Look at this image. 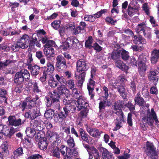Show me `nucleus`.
Instances as JSON below:
<instances>
[{
	"label": "nucleus",
	"mask_w": 159,
	"mask_h": 159,
	"mask_svg": "<svg viewBox=\"0 0 159 159\" xmlns=\"http://www.w3.org/2000/svg\"><path fill=\"white\" fill-rule=\"evenodd\" d=\"M30 75L29 71L25 69L16 73L14 77V83H23L30 80Z\"/></svg>",
	"instance_id": "f257e3e1"
},
{
	"label": "nucleus",
	"mask_w": 159,
	"mask_h": 159,
	"mask_svg": "<svg viewBox=\"0 0 159 159\" xmlns=\"http://www.w3.org/2000/svg\"><path fill=\"white\" fill-rule=\"evenodd\" d=\"M55 77L54 78L52 75H51L48 80V85L52 89L57 87L59 83L62 84L66 82L65 79L61 75L57 74Z\"/></svg>",
	"instance_id": "f03ea898"
},
{
	"label": "nucleus",
	"mask_w": 159,
	"mask_h": 159,
	"mask_svg": "<svg viewBox=\"0 0 159 159\" xmlns=\"http://www.w3.org/2000/svg\"><path fill=\"white\" fill-rule=\"evenodd\" d=\"M156 149V148L152 143L147 141L145 148L144 152L149 157L150 159H158V156Z\"/></svg>",
	"instance_id": "7ed1b4c3"
},
{
	"label": "nucleus",
	"mask_w": 159,
	"mask_h": 159,
	"mask_svg": "<svg viewBox=\"0 0 159 159\" xmlns=\"http://www.w3.org/2000/svg\"><path fill=\"white\" fill-rule=\"evenodd\" d=\"M58 110L59 111L55 113L54 118V121L56 122H62L70 114L65 106L62 109L61 108L59 110Z\"/></svg>",
	"instance_id": "20e7f679"
},
{
	"label": "nucleus",
	"mask_w": 159,
	"mask_h": 159,
	"mask_svg": "<svg viewBox=\"0 0 159 159\" xmlns=\"http://www.w3.org/2000/svg\"><path fill=\"white\" fill-rule=\"evenodd\" d=\"M83 102L80 100L78 101L75 100L72 102L70 105L65 106L70 114V112L74 113L81 111L82 107H83Z\"/></svg>",
	"instance_id": "39448f33"
},
{
	"label": "nucleus",
	"mask_w": 159,
	"mask_h": 159,
	"mask_svg": "<svg viewBox=\"0 0 159 159\" xmlns=\"http://www.w3.org/2000/svg\"><path fill=\"white\" fill-rule=\"evenodd\" d=\"M17 129L11 127L10 129L6 125L0 124V134L4 135L10 138L13 134L17 131ZM2 137L0 136V138Z\"/></svg>",
	"instance_id": "423d86ee"
},
{
	"label": "nucleus",
	"mask_w": 159,
	"mask_h": 159,
	"mask_svg": "<svg viewBox=\"0 0 159 159\" xmlns=\"http://www.w3.org/2000/svg\"><path fill=\"white\" fill-rule=\"evenodd\" d=\"M46 136L52 143L51 144H53L54 146L58 145L59 141H60V138L57 132L48 130L47 132Z\"/></svg>",
	"instance_id": "0eeeda50"
},
{
	"label": "nucleus",
	"mask_w": 159,
	"mask_h": 159,
	"mask_svg": "<svg viewBox=\"0 0 159 159\" xmlns=\"http://www.w3.org/2000/svg\"><path fill=\"white\" fill-rule=\"evenodd\" d=\"M9 125L18 126L23 125L25 121V119H22L20 118L16 119L15 116H10L8 118Z\"/></svg>",
	"instance_id": "6e6552de"
},
{
	"label": "nucleus",
	"mask_w": 159,
	"mask_h": 159,
	"mask_svg": "<svg viewBox=\"0 0 159 159\" xmlns=\"http://www.w3.org/2000/svg\"><path fill=\"white\" fill-rule=\"evenodd\" d=\"M77 71L79 73L83 71L85 72L89 69V66L87 62L84 59H80L76 62Z\"/></svg>",
	"instance_id": "1a4fd4ad"
},
{
	"label": "nucleus",
	"mask_w": 159,
	"mask_h": 159,
	"mask_svg": "<svg viewBox=\"0 0 159 159\" xmlns=\"http://www.w3.org/2000/svg\"><path fill=\"white\" fill-rule=\"evenodd\" d=\"M43 74L45 75H49L50 76L52 75L51 74L54 70V67L53 63L48 62L46 66L41 68Z\"/></svg>",
	"instance_id": "9d476101"
},
{
	"label": "nucleus",
	"mask_w": 159,
	"mask_h": 159,
	"mask_svg": "<svg viewBox=\"0 0 159 159\" xmlns=\"http://www.w3.org/2000/svg\"><path fill=\"white\" fill-rule=\"evenodd\" d=\"M83 103V107H82L80 112L78 114V116L80 120L87 117L89 111V108H87L89 106L88 103L86 101H84Z\"/></svg>",
	"instance_id": "9b49d317"
},
{
	"label": "nucleus",
	"mask_w": 159,
	"mask_h": 159,
	"mask_svg": "<svg viewBox=\"0 0 159 159\" xmlns=\"http://www.w3.org/2000/svg\"><path fill=\"white\" fill-rule=\"evenodd\" d=\"M45 103L48 107H52V108L54 109L59 110L61 108V106L60 103H55L53 102V100L50 97L46 96L44 99Z\"/></svg>",
	"instance_id": "f8f14e48"
},
{
	"label": "nucleus",
	"mask_w": 159,
	"mask_h": 159,
	"mask_svg": "<svg viewBox=\"0 0 159 159\" xmlns=\"http://www.w3.org/2000/svg\"><path fill=\"white\" fill-rule=\"evenodd\" d=\"M85 126L88 132L93 137L99 138L101 134L102 133V131H99L98 129L92 128L87 125H86Z\"/></svg>",
	"instance_id": "ddd939ff"
},
{
	"label": "nucleus",
	"mask_w": 159,
	"mask_h": 159,
	"mask_svg": "<svg viewBox=\"0 0 159 159\" xmlns=\"http://www.w3.org/2000/svg\"><path fill=\"white\" fill-rule=\"evenodd\" d=\"M98 149L100 152H102V159H114L113 154L109 152L106 148L99 147Z\"/></svg>",
	"instance_id": "4468645a"
},
{
	"label": "nucleus",
	"mask_w": 159,
	"mask_h": 159,
	"mask_svg": "<svg viewBox=\"0 0 159 159\" xmlns=\"http://www.w3.org/2000/svg\"><path fill=\"white\" fill-rule=\"evenodd\" d=\"M28 69L30 70L31 74L32 76L34 77L37 78V77H39L40 75H38L40 74V67L37 65H30L28 66Z\"/></svg>",
	"instance_id": "2eb2a0df"
},
{
	"label": "nucleus",
	"mask_w": 159,
	"mask_h": 159,
	"mask_svg": "<svg viewBox=\"0 0 159 159\" xmlns=\"http://www.w3.org/2000/svg\"><path fill=\"white\" fill-rule=\"evenodd\" d=\"M29 36L25 34L23 35L22 37L17 41V43L20 44L22 47V49H25L28 47L27 44L29 41Z\"/></svg>",
	"instance_id": "dca6fc26"
},
{
	"label": "nucleus",
	"mask_w": 159,
	"mask_h": 159,
	"mask_svg": "<svg viewBox=\"0 0 159 159\" xmlns=\"http://www.w3.org/2000/svg\"><path fill=\"white\" fill-rule=\"evenodd\" d=\"M159 59V49H154L151 52L150 61L152 64H155Z\"/></svg>",
	"instance_id": "f3484780"
},
{
	"label": "nucleus",
	"mask_w": 159,
	"mask_h": 159,
	"mask_svg": "<svg viewBox=\"0 0 159 159\" xmlns=\"http://www.w3.org/2000/svg\"><path fill=\"white\" fill-rule=\"evenodd\" d=\"M79 136L83 141L89 143L90 139L92 138L86 132L85 130L82 128H80L79 129Z\"/></svg>",
	"instance_id": "a211bd4d"
},
{
	"label": "nucleus",
	"mask_w": 159,
	"mask_h": 159,
	"mask_svg": "<svg viewBox=\"0 0 159 159\" xmlns=\"http://www.w3.org/2000/svg\"><path fill=\"white\" fill-rule=\"evenodd\" d=\"M57 89L60 95H65L67 98H68V97H70V91L65 87L64 85L61 84L60 85L57 87Z\"/></svg>",
	"instance_id": "6ab92c4d"
},
{
	"label": "nucleus",
	"mask_w": 159,
	"mask_h": 159,
	"mask_svg": "<svg viewBox=\"0 0 159 159\" xmlns=\"http://www.w3.org/2000/svg\"><path fill=\"white\" fill-rule=\"evenodd\" d=\"M115 89H116L117 90L119 93L120 95L122 97L123 99L127 100V94L126 91V89L125 86L121 84H120L117 85V87H114Z\"/></svg>",
	"instance_id": "aec40b11"
},
{
	"label": "nucleus",
	"mask_w": 159,
	"mask_h": 159,
	"mask_svg": "<svg viewBox=\"0 0 159 159\" xmlns=\"http://www.w3.org/2000/svg\"><path fill=\"white\" fill-rule=\"evenodd\" d=\"M72 95L73 98L75 99H78L77 101H78L79 100L81 102H83L84 101H85V99L84 97H83L81 94L80 93V91H78V89L76 88H73L72 89Z\"/></svg>",
	"instance_id": "412c9836"
},
{
	"label": "nucleus",
	"mask_w": 159,
	"mask_h": 159,
	"mask_svg": "<svg viewBox=\"0 0 159 159\" xmlns=\"http://www.w3.org/2000/svg\"><path fill=\"white\" fill-rule=\"evenodd\" d=\"M86 74V72H84L80 73L78 76L75 75V78L77 80V85L78 87H81L83 85Z\"/></svg>",
	"instance_id": "4be33fe9"
},
{
	"label": "nucleus",
	"mask_w": 159,
	"mask_h": 159,
	"mask_svg": "<svg viewBox=\"0 0 159 159\" xmlns=\"http://www.w3.org/2000/svg\"><path fill=\"white\" fill-rule=\"evenodd\" d=\"M35 97V98H33L32 99H31L30 97H27L25 98V101L28 102V107L29 109H31L32 107L36 106V101L39 99V97L38 95H36Z\"/></svg>",
	"instance_id": "5701e85b"
},
{
	"label": "nucleus",
	"mask_w": 159,
	"mask_h": 159,
	"mask_svg": "<svg viewBox=\"0 0 159 159\" xmlns=\"http://www.w3.org/2000/svg\"><path fill=\"white\" fill-rule=\"evenodd\" d=\"M134 100L135 102V105H138L140 107L143 106L145 102L143 98L141 97L140 92H139L137 93L135 95Z\"/></svg>",
	"instance_id": "b1692460"
},
{
	"label": "nucleus",
	"mask_w": 159,
	"mask_h": 159,
	"mask_svg": "<svg viewBox=\"0 0 159 159\" xmlns=\"http://www.w3.org/2000/svg\"><path fill=\"white\" fill-rule=\"evenodd\" d=\"M72 37L68 38L66 41L62 43V44L60 47V48L64 51H66L68 48H71Z\"/></svg>",
	"instance_id": "393cba45"
},
{
	"label": "nucleus",
	"mask_w": 159,
	"mask_h": 159,
	"mask_svg": "<svg viewBox=\"0 0 159 159\" xmlns=\"http://www.w3.org/2000/svg\"><path fill=\"white\" fill-rule=\"evenodd\" d=\"M124 102L122 100H118L116 102L113 106V112L117 111V112H122V108L123 107Z\"/></svg>",
	"instance_id": "a878e982"
},
{
	"label": "nucleus",
	"mask_w": 159,
	"mask_h": 159,
	"mask_svg": "<svg viewBox=\"0 0 159 159\" xmlns=\"http://www.w3.org/2000/svg\"><path fill=\"white\" fill-rule=\"evenodd\" d=\"M48 144V141L46 138H42L39 140L38 145L39 148L41 150H46Z\"/></svg>",
	"instance_id": "bb28decb"
},
{
	"label": "nucleus",
	"mask_w": 159,
	"mask_h": 159,
	"mask_svg": "<svg viewBox=\"0 0 159 159\" xmlns=\"http://www.w3.org/2000/svg\"><path fill=\"white\" fill-rule=\"evenodd\" d=\"M133 41L135 44H141L142 46H140V47H142L143 45L145 44L146 42V39L141 35H139V36L134 35V37Z\"/></svg>",
	"instance_id": "cd10ccee"
},
{
	"label": "nucleus",
	"mask_w": 159,
	"mask_h": 159,
	"mask_svg": "<svg viewBox=\"0 0 159 159\" xmlns=\"http://www.w3.org/2000/svg\"><path fill=\"white\" fill-rule=\"evenodd\" d=\"M111 105V103L109 101L107 100H104L101 101L99 103V112H102L103 110H104L106 107H109Z\"/></svg>",
	"instance_id": "c85d7f7f"
},
{
	"label": "nucleus",
	"mask_w": 159,
	"mask_h": 159,
	"mask_svg": "<svg viewBox=\"0 0 159 159\" xmlns=\"http://www.w3.org/2000/svg\"><path fill=\"white\" fill-rule=\"evenodd\" d=\"M120 50H116L113 51L110 53H109L110 55L108 58L112 59L116 62V61L119 60L120 57Z\"/></svg>",
	"instance_id": "c756f323"
},
{
	"label": "nucleus",
	"mask_w": 159,
	"mask_h": 159,
	"mask_svg": "<svg viewBox=\"0 0 159 159\" xmlns=\"http://www.w3.org/2000/svg\"><path fill=\"white\" fill-rule=\"evenodd\" d=\"M115 66L122 70L127 72L129 68V67L127 66L123 62L120 60H118L115 62Z\"/></svg>",
	"instance_id": "7c9ffc66"
},
{
	"label": "nucleus",
	"mask_w": 159,
	"mask_h": 159,
	"mask_svg": "<svg viewBox=\"0 0 159 159\" xmlns=\"http://www.w3.org/2000/svg\"><path fill=\"white\" fill-rule=\"evenodd\" d=\"M148 28L146 26L144 22H142L139 24L136 28V30L137 33H143V34L145 32L147 31V29Z\"/></svg>",
	"instance_id": "2f4dec72"
},
{
	"label": "nucleus",
	"mask_w": 159,
	"mask_h": 159,
	"mask_svg": "<svg viewBox=\"0 0 159 159\" xmlns=\"http://www.w3.org/2000/svg\"><path fill=\"white\" fill-rule=\"evenodd\" d=\"M50 97L53 100L52 102H55V103H59L61 96L58 92H57L54 90L52 93H51Z\"/></svg>",
	"instance_id": "473e14b6"
},
{
	"label": "nucleus",
	"mask_w": 159,
	"mask_h": 159,
	"mask_svg": "<svg viewBox=\"0 0 159 159\" xmlns=\"http://www.w3.org/2000/svg\"><path fill=\"white\" fill-rule=\"evenodd\" d=\"M148 68L147 65H138V72L141 77H144Z\"/></svg>",
	"instance_id": "72a5a7b5"
},
{
	"label": "nucleus",
	"mask_w": 159,
	"mask_h": 159,
	"mask_svg": "<svg viewBox=\"0 0 159 159\" xmlns=\"http://www.w3.org/2000/svg\"><path fill=\"white\" fill-rule=\"evenodd\" d=\"M56 110L52 108L46 110L44 114L45 117L48 120L52 119L55 116L54 111Z\"/></svg>",
	"instance_id": "f704fd0d"
},
{
	"label": "nucleus",
	"mask_w": 159,
	"mask_h": 159,
	"mask_svg": "<svg viewBox=\"0 0 159 159\" xmlns=\"http://www.w3.org/2000/svg\"><path fill=\"white\" fill-rule=\"evenodd\" d=\"M43 52L44 54L48 57H53L54 54V49L52 47H45Z\"/></svg>",
	"instance_id": "c9c22d12"
},
{
	"label": "nucleus",
	"mask_w": 159,
	"mask_h": 159,
	"mask_svg": "<svg viewBox=\"0 0 159 159\" xmlns=\"http://www.w3.org/2000/svg\"><path fill=\"white\" fill-rule=\"evenodd\" d=\"M23 154V150L22 147H20L13 152V154L11 156V159H16L18 157L22 155Z\"/></svg>",
	"instance_id": "e433bc0d"
},
{
	"label": "nucleus",
	"mask_w": 159,
	"mask_h": 159,
	"mask_svg": "<svg viewBox=\"0 0 159 159\" xmlns=\"http://www.w3.org/2000/svg\"><path fill=\"white\" fill-rule=\"evenodd\" d=\"M32 84V92L33 93H39L42 92V90L39 87L38 84L36 82H31Z\"/></svg>",
	"instance_id": "4c0bfd02"
},
{
	"label": "nucleus",
	"mask_w": 159,
	"mask_h": 159,
	"mask_svg": "<svg viewBox=\"0 0 159 159\" xmlns=\"http://www.w3.org/2000/svg\"><path fill=\"white\" fill-rule=\"evenodd\" d=\"M67 137H68L67 140V145L69 148V149L71 151L70 148H73L75 146V142L73 137L71 135H69Z\"/></svg>",
	"instance_id": "58836bf2"
},
{
	"label": "nucleus",
	"mask_w": 159,
	"mask_h": 159,
	"mask_svg": "<svg viewBox=\"0 0 159 159\" xmlns=\"http://www.w3.org/2000/svg\"><path fill=\"white\" fill-rule=\"evenodd\" d=\"M138 65H147V57L145 55L142 54L138 57Z\"/></svg>",
	"instance_id": "ea45409f"
},
{
	"label": "nucleus",
	"mask_w": 159,
	"mask_h": 159,
	"mask_svg": "<svg viewBox=\"0 0 159 159\" xmlns=\"http://www.w3.org/2000/svg\"><path fill=\"white\" fill-rule=\"evenodd\" d=\"M31 126L36 130L41 131L42 130V128L41 127L40 122L38 120H34L31 123Z\"/></svg>",
	"instance_id": "a19ab883"
},
{
	"label": "nucleus",
	"mask_w": 159,
	"mask_h": 159,
	"mask_svg": "<svg viewBox=\"0 0 159 159\" xmlns=\"http://www.w3.org/2000/svg\"><path fill=\"white\" fill-rule=\"evenodd\" d=\"M120 57L123 60L126 61L129 59L130 57L129 52L123 49L120 50Z\"/></svg>",
	"instance_id": "79ce46f5"
},
{
	"label": "nucleus",
	"mask_w": 159,
	"mask_h": 159,
	"mask_svg": "<svg viewBox=\"0 0 159 159\" xmlns=\"http://www.w3.org/2000/svg\"><path fill=\"white\" fill-rule=\"evenodd\" d=\"M139 7L138 6H134V7L128 8V14L130 17H132L136 12L139 11Z\"/></svg>",
	"instance_id": "37998d69"
},
{
	"label": "nucleus",
	"mask_w": 159,
	"mask_h": 159,
	"mask_svg": "<svg viewBox=\"0 0 159 159\" xmlns=\"http://www.w3.org/2000/svg\"><path fill=\"white\" fill-rule=\"evenodd\" d=\"M35 130L32 127H28L25 130L27 135L30 138L34 137L36 134Z\"/></svg>",
	"instance_id": "c03bdc74"
},
{
	"label": "nucleus",
	"mask_w": 159,
	"mask_h": 159,
	"mask_svg": "<svg viewBox=\"0 0 159 159\" xmlns=\"http://www.w3.org/2000/svg\"><path fill=\"white\" fill-rule=\"evenodd\" d=\"M7 142L6 141V143L4 142L1 145V148L2 153L5 154V157L7 156L9 153V150L7 146Z\"/></svg>",
	"instance_id": "a18cd8bd"
},
{
	"label": "nucleus",
	"mask_w": 159,
	"mask_h": 159,
	"mask_svg": "<svg viewBox=\"0 0 159 159\" xmlns=\"http://www.w3.org/2000/svg\"><path fill=\"white\" fill-rule=\"evenodd\" d=\"M93 39L91 36H89L88 37V39L87 40L85 43V47L89 49H91L93 48L92 46V43L93 41Z\"/></svg>",
	"instance_id": "49530a36"
},
{
	"label": "nucleus",
	"mask_w": 159,
	"mask_h": 159,
	"mask_svg": "<svg viewBox=\"0 0 159 159\" xmlns=\"http://www.w3.org/2000/svg\"><path fill=\"white\" fill-rule=\"evenodd\" d=\"M56 67L59 72L64 71L67 67L66 64H56Z\"/></svg>",
	"instance_id": "de8ad7c7"
},
{
	"label": "nucleus",
	"mask_w": 159,
	"mask_h": 159,
	"mask_svg": "<svg viewBox=\"0 0 159 159\" xmlns=\"http://www.w3.org/2000/svg\"><path fill=\"white\" fill-rule=\"evenodd\" d=\"M148 116L152 118L155 121L156 124H157L159 123V121L157 119L156 113L154 111L153 108H152L151 110V112H149L148 115Z\"/></svg>",
	"instance_id": "09e8293b"
},
{
	"label": "nucleus",
	"mask_w": 159,
	"mask_h": 159,
	"mask_svg": "<svg viewBox=\"0 0 159 159\" xmlns=\"http://www.w3.org/2000/svg\"><path fill=\"white\" fill-rule=\"evenodd\" d=\"M16 86L14 89V91L17 93H20L24 89L23 83H15Z\"/></svg>",
	"instance_id": "8fccbe9b"
},
{
	"label": "nucleus",
	"mask_w": 159,
	"mask_h": 159,
	"mask_svg": "<svg viewBox=\"0 0 159 159\" xmlns=\"http://www.w3.org/2000/svg\"><path fill=\"white\" fill-rule=\"evenodd\" d=\"M68 148L67 146H66L64 145H62L61 146V148L60 149V152L61 154L63 155L65 157L67 156V153H68L69 155H70L71 152H67Z\"/></svg>",
	"instance_id": "3c124183"
},
{
	"label": "nucleus",
	"mask_w": 159,
	"mask_h": 159,
	"mask_svg": "<svg viewBox=\"0 0 159 159\" xmlns=\"http://www.w3.org/2000/svg\"><path fill=\"white\" fill-rule=\"evenodd\" d=\"M56 64H66V61L64 57L62 55L58 56L56 58Z\"/></svg>",
	"instance_id": "603ef678"
},
{
	"label": "nucleus",
	"mask_w": 159,
	"mask_h": 159,
	"mask_svg": "<svg viewBox=\"0 0 159 159\" xmlns=\"http://www.w3.org/2000/svg\"><path fill=\"white\" fill-rule=\"evenodd\" d=\"M135 105H133L129 101L125 105V106L129 108V111H131V114H135L136 111H134L135 110Z\"/></svg>",
	"instance_id": "864d4df0"
},
{
	"label": "nucleus",
	"mask_w": 159,
	"mask_h": 159,
	"mask_svg": "<svg viewBox=\"0 0 159 159\" xmlns=\"http://www.w3.org/2000/svg\"><path fill=\"white\" fill-rule=\"evenodd\" d=\"M72 41L71 43V48H77L80 45L79 41L75 36H71Z\"/></svg>",
	"instance_id": "5fc2aeb1"
},
{
	"label": "nucleus",
	"mask_w": 159,
	"mask_h": 159,
	"mask_svg": "<svg viewBox=\"0 0 159 159\" xmlns=\"http://www.w3.org/2000/svg\"><path fill=\"white\" fill-rule=\"evenodd\" d=\"M14 52H18L19 51L20 48H22L21 47L19 43H17V41L16 43L11 45L10 48Z\"/></svg>",
	"instance_id": "6e6d98bb"
},
{
	"label": "nucleus",
	"mask_w": 159,
	"mask_h": 159,
	"mask_svg": "<svg viewBox=\"0 0 159 159\" xmlns=\"http://www.w3.org/2000/svg\"><path fill=\"white\" fill-rule=\"evenodd\" d=\"M53 148L52 154L53 156L57 158H59L60 157V150L58 147L53 146L52 147Z\"/></svg>",
	"instance_id": "4d7b16f0"
},
{
	"label": "nucleus",
	"mask_w": 159,
	"mask_h": 159,
	"mask_svg": "<svg viewBox=\"0 0 159 159\" xmlns=\"http://www.w3.org/2000/svg\"><path fill=\"white\" fill-rule=\"evenodd\" d=\"M115 114H116L117 116H119V118L120 119V120L119 121V119L118 118L116 119V120L118 121V122L120 123H122L124 121V114L123 112H117V111L115 112Z\"/></svg>",
	"instance_id": "13d9d810"
},
{
	"label": "nucleus",
	"mask_w": 159,
	"mask_h": 159,
	"mask_svg": "<svg viewBox=\"0 0 159 159\" xmlns=\"http://www.w3.org/2000/svg\"><path fill=\"white\" fill-rule=\"evenodd\" d=\"M62 84H66L67 85L68 87L70 89L74 88L75 86L74 80H70L66 81L65 83H62Z\"/></svg>",
	"instance_id": "bf43d9fd"
},
{
	"label": "nucleus",
	"mask_w": 159,
	"mask_h": 159,
	"mask_svg": "<svg viewBox=\"0 0 159 159\" xmlns=\"http://www.w3.org/2000/svg\"><path fill=\"white\" fill-rule=\"evenodd\" d=\"M61 22L60 20H55L51 23V25L54 29L57 30L60 27Z\"/></svg>",
	"instance_id": "052dcab7"
},
{
	"label": "nucleus",
	"mask_w": 159,
	"mask_h": 159,
	"mask_svg": "<svg viewBox=\"0 0 159 159\" xmlns=\"http://www.w3.org/2000/svg\"><path fill=\"white\" fill-rule=\"evenodd\" d=\"M10 47L8 46L7 43H3L0 44V50L4 52H7L10 50Z\"/></svg>",
	"instance_id": "680f3d73"
},
{
	"label": "nucleus",
	"mask_w": 159,
	"mask_h": 159,
	"mask_svg": "<svg viewBox=\"0 0 159 159\" xmlns=\"http://www.w3.org/2000/svg\"><path fill=\"white\" fill-rule=\"evenodd\" d=\"M147 30V31L144 33L143 35L147 39H150L152 37L151 30L150 28H148Z\"/></svg>",
	"instance_id": "e2e57ef3"
},
{
	"label": "nucleus",
	"mask_w": 159,
	"mask_h": 159,
	"mask_svg": "<svg viewBox=\"0 0 159 159\" xmlns=\"http://www.w3.org/2000/svg\"><path fill=\"white\" fill-rule=\"evenodd\" d=\"M144 118V117H143L140 121V124L142 129L143 130L145 131L147 129V127L146 125L147 122V121H145V120L143 119Z\"/></svg>",
	"instance_id": "0e129e2a"
},
{
	"label": "nucleus",
	"mask_w": 159,
	"mask_h": 159,
	"mask_svg": "<svg viewBox=\"0 0 159 159\" xmlns=\"http://www.w3.org/2000/svg\"><path fill=\"white\" fill-rule=\"evenodd\" d=\"M27 106V103L26 101H21L19 105V107L22 111H24Z\"/></svg>",
	"instance_id": "69168bd1"
},
{
	"label": "nucleus",
	"mask_w": 159,
	"mask_h": 159,
	"mask_svg": "<svg viewBox=\"0 0 159 159\" xmlns=\"http://www.w3.org/2000/svg\"><path fill=\"white\" fill-rule=\"evenodd\" d=\"M144 120H145V121H147V123L150 126H152L153 125L154 120L152 118L148 116H144Z\"/></svg>",
	"instance_id": "338daca9"
},
{
	"label": "nucleus",
	"mask_w": 159,
	"mask_h": 159,
	"mask_svg": "<svg viewBox=\"0 0 159 159\" xmlns=\"http://www.w3.org/2000/svg\"><path fill=\"white\" fill-rule=\"evenodd\" d=\"M9 6L11 8V10L12 11H15V8L18 7L19 6V3L17 2H11L9 4Z\"/></svg>",
	"instance_id": "774afa93"
}]
</instances>
